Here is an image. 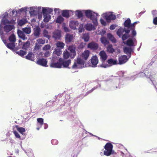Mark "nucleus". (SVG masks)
<instances>
[{
    "instance_id": "0eeeda50",
    "label": "nucleus",
    "mask_w": 157,
    "mask_h": 157,
    "mask_svg": "<svg viewBox=\"0 0 157 157\" xmlns=\"http://www.w3.org/2000/svg\"><path fill=\"white\" fill-rule=\"evenodd\" d=\"M104 15L105 19L107 21L114 20L116 18V15L113 14L112 13H110L108 14L104 13Z\"/></svg>"
},
{
    "instance_id": "473e14b6",
    "label": "nucleus",
    "mask_w": 157,
    "mask_h": 157,
    "mask_svg": "<svg viewBox=\"0 0 157 157\" xmlns=\"http://www.w3.org/2000/svg\"><path fill=\"white\" fill-rule=\"evenodd\" d=\"M131 28L130 29H129L132 30V31L131 32V37L132 38H133L134 37L136 36V33L135 30V25L133 26H133H132Z\"/></svg>"
},
{
    "instance_id": "5fc2aeb1",
    "label": "nucleus",
    "mask_w": 157,
    "mask_h": 157,
    "mask_svg": "<svg viewBox=\"0 0 157 157\" xmlns=\"http://www.w3.org/2000/svg\"><path fill=\"white\" fill-rule=\"evenodd\" d=\"M86 44L85 43L81 42L78 46V48L81 49L83 48H84Z\"/></svg>"
},
{
    "instance_id": "1a4fd4ad",
    "label": "nucleus",
    "mask_w": 157,
    "mask_h": 157,
    "mask_svg": "<svg viewBox=\"0 0 157 157\" xmlns=\"http://www.w3.org/2000/svg\"><path fill=\"white\" fill-rule=\"evenodd\" d=\"M130 32V30L129 29H126L124 28H120L117 31V33L118 36L121 37L124 32H125L127 34H129Z\"/></svg>"
},
{
    "instance_id": "774afa93",
    "label": "nucleus",
    "mask_w": 157,
    "mask_h": 157,
    "mask_svg": "<svg viewBox=\"0 0 157 157\" xmlns=\"http://www.w3.org/2000/svg\"><path fill=\"white\" fill-rule=\"evenodd\" d=\"M151 13L154 16L156 15L157 14V11L156 10H153L152 11Z\"/></svg>"
},
{
    "instance_id": "bb28decb",
    "label": "nucleus",
    "mask_w": 157,
    "mask_h": 157,
    "mask_svg": "<svg viewBox=\"0 0 157 157\" xmlns=\"http://www.w3.org/2000/svg\"><path fill=\"white\" fill-rule=\"evenodd\" d=\"M63 59H67L70 57L71 58V54L67 50L65 51L63 53Z\"/></svg>"
},
{
    "instance_id": "37998d69",
    "label": "nucleus",
    "mask_w": 157,
    "mask_h": 157,
    "mask_svg": "<svg viewBox=\"0 0 157 157\" xmlns=\"http://www.w3.org/2000/svg\"><path fill=\"white\" fill-rule=\"evenodd\" d=\"M51 46L49 44H46L43 48V50L44 51H50Z\"/></svg>"
},
{
    "instance_id": "cd10ccee",
    "label": "nucleus",
    "mask_w": 157,
    "mask_h": 157,
    "mask_svg": "<svg viewBox=\"0 0 157 157\" xmlns=\"http://www.w3.org/2000/svg\"><path fill=\"white\" fill-rule=\"evenodd\" d=\"M61 33L60 32H55L53 34V37L56 40L59 39L61 37Z\"/></svg>"
},
{
    "instance_id": "0e129e2a",
    "label": "nucleus",
    "mask_w": 157,
    "mask_h": 157,
    "mask_svg": "<svg viewBox=\"0 0 157 157\" xmlns=\"http://www.w3.org/2000/svg\"><path fill=\"white\" fill-rule=\"evenodd\" d=\"M41 46L38 44L36 43V45L35 47V50H39Z\"/></svg>"
},
{
    "instance_id": "ea45409f",
    "label": "nucleus",
    "mask_w": 157,
    "mask_h": 157,
    "mask_svg": "<svg viewBox=\"0 0 157 157\" xmlns=\"http://www.w3.org/2000/svg\"><path fill=\"white\" fill-rule=\"evenodd\" d=\"M64 19L61 15L59 16L57 18L56 22L57 23L61 24L64 21Z\"/></svg>"
},
{
    "instance_id": "8fccbe9b",
    "label": "nucleus",
    "mask_w": 157,
    "mask_h": 157,
    "mask_svg": "<svg viewBox=\"0 0 157 157\" xmlns=\"http://www.w3.org/2000/svg\"><path fill=\"white\" fill-rule=\"evenodd\" d=\"M129 37L130 35L128 34H127L126 33L122 35V39L123 41H124Z\"/></svg>"
},
{
    "instance_id": "412c9836",
    "label": "nucleus",
    "mask_w": 157,
    "mask_h": 157,
    "mask_svg": "<svg viewBox=\"0 0 157 157\" xmlns=\"http://www.w3.org/2000/svg\"><path fill=\"white\" fill-rule=\"evenodd\" d=\"M123 50L124 52L126 54L128 55L129 57H130L131 56V53L132 52V49L131 48L129 47H125L124 48Z\"/></svg>"
},
{
    "instance_id": "de8ad7c7",
    "label": "nucleus",
    "mask_w": 157,
    "mask_h": 157,
    "mask_svg": "<svg viewBox=\"0 0 157 157\" xmlns=\"http://www.w3.org/2000/svg\"><path fill=\"white\" fill-rule=\"evenodd\" d=\"M76 15L78 18H81L83 16V13L81 11L78 10L76 11Z\"/></svg>"
},
{
    "instance_id": "aec40b11",
    "label": "nucleus",
    "mask_w": 157,
    "mask_h": 157,
    "mask_svg": "<svg viewBox=\"0 0 157 157\" xmlns=\"http://www.w3.org/2000/svg\"><path fill=\"white\" fill-rule=\"evenodd\" d=\"M33 34L34 36L36 37H39L40 35V29L39 27H37L34 29Z\"/></svg>"
},
{
    "instance_id": "bf43d9fd",
    "label": "nucleus",
    "mask_w": 157,
    "mask_h": 157,
    "mask_svg": "<svg viewBox=\"0 0 157 157\" xmlns=\"http://www.w3.org/2000/svg\"><path fill=\"white\" fill-rule=\"evenodd\" d=\"M51 143L52 144L56 145L58 144V141L56 139H53L51 140Z\"/></svg>"
},
{
    "instance_id": "e433bc0d",
    "label": "nucleus",
    "mask_w": 157,
    "mask_h": 157,
    "mask_svg": "<svg viewBox=\"0 0 157 157\" xmlns=\"http://www.w3.org/2000/svg\"><path fill=\"white\" fill-rule=\"evenodd\" d=\"M44 21L45 22H48L51 18V16L49 14H44Z\"/></svg>"
},
{
    "instance_id": "9b49d317",
    "label": "nucleus",
    "mask_w": 157,
    "mask_h": 157,
    "mask_svg": "<svg viewBox=\"0 0 157 157\" xmlns=\"http://www.w3.org/2000/svg\"><path fill=\"white\" fill-rule=\"evenodd\" d=\"M128 59V58L127 56L125 55L121 56L119 57V63L118 64L120 65L123 64L126 62Z\"/></svg>"
},
{
    "instance_id": "a878e982",
    "label": "nucleus",
    "mask_w": 157,
    "mask_h": 157,
    "mask_svg": "<svg viewBox=\"0 0 157 157\" xmlns=\"http://www.w3.org/2000/svg\"><path fill=\"white\" fill-rule=\"evenodd\" d=\"M107 51L109 53H113L115 52L114 49L113 48L111 44L109 45L107 47Z\"/></svg>"
},
{
    "instance_id": "f03ea898",
    "label": "nucleus",
    "mask_w": 157,
    "mask_h": 157,
    "mask_svg": "<svg viewBox=\"0 0 157 157\" xmlns=\"http://www.w3.org/2000/svg\"><path fill=\"white\" fill-rule=\"evenodd\" d=\"M85 14L86 17L91 20L94 25H97V17L98 16L97 13L90 10H87L85 11Z\"/></svg>"
},
{
    "instance_id": "79ce46f5",
    "label": "nucleus",
    "mask_w": 157,
    "mask_h": 157,
    "mask_svg": "<svg viewBox=\"0 0 157 157\" xmlns=\"http://www.w3.org/2000/svg\"><path fill=\"white\" fill-rule=\"evenodd\" d=\"M65 45L64 44L60 41L58 42L56 44V46L58 48H60L61 49L63 48Z\"/></svg>"
},
{
    "instance_id": "c03bdc74",
    "label": "nucleus",
    "mask_w": 157,
    "mask_h": 157,
    "mask_svg": "<svg viewBox=\"0 0 157 157\" xmlns=\"http://www.w3.org/2000/svg\"><path fill=\"white\" fill-rule=\"evenodd\" d=\"M17 130L21 133L22 134L23 132H25V129L22 127H19L18 126H16Z\"/></svg>"
},
{
    "instance_id": "b1692460",
    "label": "nucleus",
    "mask_w": 157,
    "mask_h": 157,
    "mask_svg": "<svg viewBox=\"0 0 157 157\" xmlns=\"http://www.w3.org/2000/svg\"><path fill=\"white\" fill-rule=\"evenodd\" d=\"M50 66L52 67L61 68V64L59 60L57 63H52L50 64Z\"/></svg>"
},
{
    "instance_id": "9d476101",
    "label": "nucleus",
    "mask_w": 157,
    "mask_h": 157,
    "mask_svg": "<svg viewBox=\"0 0 157 157\" xmlns=\"http://www.w3.org/2000/svg\"><path fill=\"white\" fill-rule=\"evenodd\" d=\"M14 28L15 27L13 24L6 25L3 27L4 31L6 34H8L10 31Z\"/></svg>"
},
{
    "instance_id": "c85d7f7f",
    "label": "nucleus",
    "mask_w": 157,
    "mask_h": 157,
    "mask_svg": "<svg viewBox=\"0 0 157 157\" xmlns=\"http://www.w3.org/2000/svg\"><path fill=\"white\" fill-rule=\"evenodd\" d=\"M34 55L32 52H30L29 53L25 56L26 59L31 61L34 60Z\"/></svg>"
},
{
    "instance_id": "2f4dec72",
    "label": "nucleus",
    "mask_w": 157,
    "mask_h": 157,
    "mask_svg": "<svg viewBox=\"0 0 157 157\" xmlns=\"http://www.w3.org/2000/svg\"><path fill=\"white\" fill-rule=\"evenodd\" d=\"M5 44L8 48L11 50H13L15 48L14 43L11 42L9 43H6Z\"/></svg>"
},
{
    "instance_id": "338daca9",
    "label": "nucleus",
    "mask_w": 157,
    "mask_h": 157,
    "mask_svg": "<svg viewBox=\"0 0 157 157\" xmlns=\"http://www.w3.org/2000/svg\"><path fill=\"white\" fill-rule=\"evenodd\" d=\"M78 32L79 33H81L82 32V31L84 29L82 27H82L80 26L79 27L78 29Z\"/></svg>"
},
{
    "instance_id": "f3484780",
    "label": "nucleus",
    "mask_w": 157,
    "mask_h": 157,
    "mask_svg": "<svg viewBox=\"0 0 157 157\" xmlns=\"http://www.w3.org/2000/svg\"><path fill=\"white\" fill-rule=\"evenodd\" d=\"M72 35L67 33L66 34L65 37V41L66 43H69L72 41L73 39Z\"/></svg>"
},
{
    "instance_id": "e2e57ef3",
    "label": "nucleus",
    "mask_w": 157,
    "mask_h": 157,
    "mask_svg": "<svg viewBox=\"0 0 157 157\" xmlns=\"http://www.w3.org/2000/svg\"><path fill=\"white\" fill-rule=\"evenodd\" d=\"M63 29L65 32H69L70 30L68 28L65 26H63Z\"/></svg>"
},
{
    "instance_id": "7ed1b4c3",
    "label": "nucleus",
    "mask_w": 157,
    "mask_h": 157,
    "mask_svg": "<svg viewBox=\"0 0 157 157\" xmlns=\"http://www.w3.org/2000/svg\"><path fill=\"white\" fill-rule=\"evenodd\" d=\"M85 61L80 56L78 57L76 60H75L72 68L73 69H77L81 68L84 66Z\"/></svg>"
},
{
    "instance_id": "864d4df0",
    "label": "nucleus",
    "mask_w": 157,
    "mask_h": 157,
    "mask_svg": "<svg viewBox=\"0 0 157 157\" xmlns=\"http://www.w3.org/2000/svg\"><path fill=\"white\" fill-rule=\"evenodd\" d=\"M37 41L39 44H44L45 43V40L41 38L37 39Z\"/></svg>"
},
{
    "instance_id": "20e7f679",
    "label": "nucleus",
    "mask_w": 157,
    "mask_h": 157,
    "mask_svg": "<svg viewBox=\"0 0 157 157\" xmlns=\"http://www.w3.org/2000/svg\"><path fill=\"white\" fill-rule=\"evenodd\" d=\"M59 61L61 63V67H62L64 68H68L69 65L71 63V60L70 59L65 60L62 58H59Z\"/></svg>"
},
{
    "instance_id": "4d7b16f0",
    "label": "nucleus",
    "mask_w": 157,
    "mask_h": 157,
    "mask_svg": "<svg viewBox=\"0 0 157 157\" xmlns=\"http://www.w3.org/2000/svg\"><path fill=\"white\" fill-rule=\"evenodd\" d=\"M45 52L44 54V57H47L50 56V51H45Z\"/></svg>"
},
{
    "instance_id": "dca6fc26",
    "label": "nucleus",
    "mask_w": 157,
    "mask_h": 157,
    "mask_svg": "<svg viewBox=\"0 0 157 157\" xmlns=\"http://www.w3.org/2000/svg\"><path fill=\"white\" fill-rule=\"evenodd\" d=\"M91 62L94 67H96L98 62V57L96 56H93L91 59Z\"/></svg>"
},
{
    "instance_id": "f8f14e48",
    "label": "nucleus",
    "mask_w": 157,
    "mask_h": 157,
    "mask_svg": "<svg viewBox=\"0 0 157 157\" xmlns=\"http://www.w3.org/2000/svg\"><path fill=\"white\" fill-rule=\"evenodd\" d=\"M99 55L100 56V59L102 62H104L107 58L108 56L105 51L103 50L100 52Z\"/></svg>"
},
{
    "instance_id": "4c0bfd02",
    "label": "nucleus",
    "mask_w": 157,
    "mask_h": 157,
    "mask_svg": "<svg viewBox=\"0 0 157 157\" xmlns=\"http://www.w3.org/2000/svg\"><path fill=\"white\" fill-rule=\"evenodd\" d=\"M30 45V42L27 41L25 42L23 44L22 48L25 50H27L29 47Z\"/></svg>"
},
{
    "instance_id": "72a5a7b5",
    "label": "nucleus",
    "mask_w": 157,
    "mask_h": 157,
    "mask_svg": "<svg viewBox=\"0 0 157 157\" xmlns=\"http://www.w3.org/2000/svg\"><path fill=\"white\" fill-rule=\"evenodd\" d=\"M9 41L11 42L14 43L16 41V38L15 35L12 34L9 37Z\"/></svg>"
},
{
    "instance_id": "3c124183",
    "label": "nucleus",
    "mask_w": 157,
    "mask_h": 157,
    "mask_svg": "<svg viewBox=\"0 0 157 157\" xmlns=\"http://www.w3.org/2000/svg\"><path fill=\"white\" fill-rule=\"evenodd\" d=\"M27 22V21L25 19H22L20 20L18 22V24L21 26L25 24Z\"/></svg>"
},
{
    "instance_id": "39448f33",
    "label": "nucleus",
    "mask_w": 157,
    "mask_h": 157,
    "mask_svg": "<svg viewBox=\"0 0 157 157\" xmlns=\"http://www.w3.org/2000/svg\"><path fill=\"white\" fill-rule=\"evenodd\" d=\"M76 48V46L75 45H72L70 46L68 48V49L70 52L71 58H74L76 55V53L75 51Z\"/></svg>"
},
{
    "instance_id": "c756f323",
    "label": "nucleus",
    "mask_w": 157,
    "mask_h": 157,
    "mask_svg": "<svg viewBox=\"0 0 157 157\" xmlns=\"http://www.w3.org/2000/svg\"><path fill=\"white\" fill-rule=\"evenodd\" d=\"M53 11L52 9L48 8L47 9L43 8L42 10V12L43 14H49L51 13Z\"/></svg>"
},
{
    "instance_id": "603ef678",
    "label": "nucleus",
    "mask_w": 157,
    "mask_h": 157,
    "mask_svg": "<svg viewBox=\"0 0 157 157\" xmlns=\"http://www.w3.org/2000/svg\"><path fill=\"white\" fill-rule=\"evenodd\" d=\"M37 122L39 123L40 125H42L44 124V119L41 118H38L37 119Z\"/></svg>"
},
{
    "instance_id": "f257e3e1",
    "label": "nucleus",
    "mask_w": 157,
    "mask_h": 157,
    "mask_svg": "<svg viewBox=\"0 0 157 157\" xmlns=\"http://www.w3.org/2000/svg\"><path fill=\"white\" fill-rule=\"evenodd\" d=\"M113 146L111 143L109 142L107 143L104 146L105 150L104 151L103 153L102 152H101L100 155H104L108 156H110L112 154H116V153L113 149Z\"/></svg>"
},
{
    "instance_id": "a211bd4d",
    "label": "nucleus",
    "mask_w": 157,
    "mask_h": 157,
    "mask_svg": "<svg viewBox=\"0 0 157 157\" xmlns=\"http://www.w3.org/2000/svg\"><path fill=\"white\" fill-rule=\"evenodd\" d=\"M17 33L19 37L23 40L27 39V37H26L25 34V33L22 30H18L17 31Z\"/></svg>"
},
{
    "instance_id": "a19ab883",
    "label": "nucleus",
    "mask_w": 157,
    "mask_h": 157,
    "mask_svg": "<svg viewBox=\"0 0 157 157\" xmlns=\"http://www.w3.org/2000/svg\"><path fill=\"white\" fill-rule=\"evenodd\" d=\"M22 30L26 34H29L31 32V28L25 27L22 29Z\"/></svg>"
},
{
    "instance_id": "a18cd8bd",
    "label": "nucleus",
    "mask_w": 157,
    "mask_h": 157,
    "mask_svg": "<svg viewBox=\"0 0 157 157\" xmlns=\"http://www.w3.org/2000/svg\"><path fill=\"white\" fill-rule=\"evenodd\" d=\"M16 53L21 56H23L26 54V52L23 50H20L19 51L16 52Z\"/></svg>"
},
{
    "instance_id": "49530a36",
    "label": "nucleus",
    "mask_w": 157,
    "mask_h": 157,
    "mask_svg": "<svg viewBox=\"0 0 157 157\" xmlns=\"http://www.w3.org/2000/svg\"><path fill=\"white\" fill-rule=\"evenodd\" d=\"M62 53V51L60 49H56L54 52V53L57 56H59Z\"/></svg>"
},
{
    "instance_id": "69168bd1",
    "label": "nucleus",
    "mask_w": 157,
    "mask_h": 157,
    "mask_svg": "<svg viewBox=\"0 0 157 157\" xmlns=\"http://www.w3.org/2000/svg\"><path fill=\"white\" fill-rule=\"evenodd\" d=\"M100 22L101 24L104 25H105L106 24V22L105 21L102 19H100Z\"/></svg>"
},
{
    "instance_id": "6e6552de",
    "label": "nucleus",
    "mask_w": 157,
    "mask_h": 157,
    "mask_svg": "<svg viewBox=\"0 0 157 157\" xmlns=\"http://www.w3.org/2000/svg\"><path fill=\"white\" fill-rule=\"evenodd\" d=\"M98 44L94 41H92L88 43L87 48L93 51L98 49Z\"/></svg>"
},
{
    "instance_id": "7c9ffc66",
    "label": "nucleus",
    "mask_w": 157,
    "mask_h": 157,
    "mask_svg": "<svg viewBox=\"0 0 157 157\" xmlns=\"http://www.w3.org/2000/svg\"><path fill=\"white\" fill-rule=\"evenodd\" d=\"M82 38L86 42L90 40L89 34L87 33L83 34L82 35Z\"/></svg>"
},
{
    "instance_id": "ddd939ff",
    "label": "nucleus",
    "mask_w": 157,
    "mask_h": 157,
    "mask_svg": "<svg viewBox=\"0 0 157 157\" xmlns=\"http://www.w3.org/2000/svg\"><path fill=\"white\" fill-rule=\"evenodd\" d=\"M47 62V60L46 59L40 58L36 61V63L39 65L44 67H46Z\"/></svg>"
},
{
    "instance_id": "09e8293b",
    "label": "nucleus",
    "mask_w": 157,
    "mask_h": 157,
    "mask_svg": "<svg viewBox=\"0 0 157 157\" xmlns=\"http://www.w3.org/2000/svg\"><path fill=\"white\" fill-rule=\"evenodd\" d=\"M43 36L44 37H46V38L48 39H49L50 37V36L48 35V32L47 30L44 29L43 31Z\"/></svg>"
},
{
    "instance_id": "6ab92c4d",
    "label": "nucleus",
    "mask_w": 157,
    "mask_h": 157,
    "mask_svg": "<svg viewBox=\"0 0 157 157\" xmlns=\"http://www.w3.org/2000/svg\"><path fill=\"white\" fill-rule=\"evenodd\" d=\"M10 23L12 24H14L15 23V22L14 21H9L7 19H2V20L0 25H1V26L2 25H4V26L6 25H9V24H10Z\"/></svg>"
},
{
    "instance_id": "4be33fe9",
    "label": "nucleus",
    "mask_w": 157,
    "mask_h": 157,
    "mask_svg": "<svg viewBox=\"0 0 157 157\" xmlns=\"http://www.w3.org/2000/svg\"><path fill=\"white\" fill-rule=\"evenodd\" d=\"M135 41H136L135 38H133V40L129 39L127 40L126 44L128 46H134V42Z\"/></svg>"
},
{
    "instance_id": "052dcab7",
    "label": "nucleus",
    "mask_w": 157,
    "mask_h": 157,
    "mask_svg": "<svg viewBox=\"0 0 157 157\" xmlns=\"http://www.w3.org/2000/svg\"><path fill=\"white\" fill-rule=\"evenodd\" d=\"M13 132V133L15 135V136L17 138H20V136L19 134L16 131H14Z\"/></svg>"
},
{
    "instance_id": "680f3d73",
    "label": "nucleus",
    "mask_w": 157,
    "mask_h": 157,
    "mask_svg": "<svg viewBox=\"0 0 157 157\" xmlns=\"http://www.w3.org/2000/svg\"><path fill=\"white\" fill-rule=\"evenodd\" d=\"M153 22L154 25H157V17H155L154 18Z\"/></svg>"
},
{
    "instance_id": "4468645a",
    "label": "nucleus",
    "mask_w": 157,
    "mask_h": 157,
    "mask_svg": "<svg viewBox=\"0 0 157 157\" xmlns=\"http://www.w3.org/2000/svg\"><path fill=\"white\" fill-rule=\"evenodd\" d=\"M90 51L86 50L84 51V52L81 54L80 57L86 61L88 59L90 56Z\"/></svg>"
},
{
    "instance_id": "13d9d810",
    "label": "nucleus",
    "mask_w": 157,
    "mask_h": 157,
    "mask_svg": "<svg viewBox=\"0 0 157 157\" xmlns=\"http://www.w3.org/2000/svg\"><path fill=\"white\" fill-rule=\"evenodd\" d=\"M1 38L2 40L3 41V42L5 44H6V39H5V36L4 34L2 35H0Z\"/></svg>"
},
{
    "instance_id": "423d86ee",
    "label": "nucleus",
    "mask_w": 157,
    "mask_h": 157,
    "mask_svg": "<svg viewBox=\"0 0 157 157\" xmlns=\"http://www.w3.org/2000/svg\"><path fill=\"white\" fill-rule=\"evenodd\" d=\"M139 23V21H136L134 22L133 24H131V20L129 18H128L125 21L124 23V26L125 27L127 28L128 29H130L131 28L132 26H133H133H134Z\"/></svg>"
},
{
    "instance_id": "f704fd0d",
    "label": "nucleus",
    "mask_w": 157,
    "mask_h": 157,
    "mask_svg": "<svg viewBox=\"0 0 157 157\" xmlns=\"http://www.w3.org/2000/svg\"><path fill=\"white\" fill-rule=\"evenodd\" d=\"M100 40L101 43L104 45H106L109 43V41L107 40L106 37L103 36L101 38Z\"/></svg>"
},
{
    "instance_id": "58836bf2",
    "label": "nucleus",
    "mask_w": 157,
    "mask_h": 157,
    "mask_svg": "<svg viewBox=\"0 0 157 157\" xmlns=\"http://www.w3.org/2000/svg\"><path fill=\"white\" fill-rule=\"evenodd\" d=\"M62 15L64 17L66 18H68L69 17V13L68 10H65L63 11Z\"/></svg>"
},
{
    "instance_id": "6e6d98bb",
    "label": "nucleus",
    "mask_w": 157,
    "mask_h": 157,
    "mask_svg": "<svg viewBox=\"0 0 157 157\" xmlns=\"http://www.w3.org/2000/svg\"><path fill=\"white\" fill-rule=\"evenodd\" d=\"M100 67H101L106 68V67H109V65H108L106 63H104V62H102V63L100 64Z\"/></svg>"
},
{
    "instance_id": "5701e85b",
    "label": "nucleus",
    "mask_w": 157,
    "mask_h": 157,
    "mask_svg": "<svg viewBox=\"0 0 157 157\" xmlns=\"http://www.w3.org/2000/svg\"><path fill=\"white\" fill-rule=\"evenodd\" d=\"M107 62L109 65V66L113 65L118 64L117 61V60H114L112 58L109 59L107 61Z\"/></svg>"
},
{
    "instance_id": "393cba45",
    "label": "nucleus",
    "mask_w": 157,
    "mask_h": 157,
    "mask_svg": "<svg viewBox=\"0 0 157 157\" xmlns=\"http://www.w3.org/2000/svg\"><path fill=\"white\" fill-rule=\"evenodd\" d=\"M107 37L109 40L111 41L112 43H116V40L111 33H108L107 34Z\"/></svg>"
},
{
    "instance_id": "2eb2a0df",
    "label": "nucleus",
    "mask_w": 157,
    "mask_h": 157,
    "mask_svg": "<svg viewBox=\"0 0 157 157\" xmlns=\"http://www.w3.org/2000/svg\"><path fill=\"white\" fill-rule=\"evenodd\" d=\"M79 23L77 21H71L69 23V26L71 29H75L76 27L78 26Z\"/></svg>"
},
{
    "instance_id": "c9c22d12",
    "label": "nucleus",
    "mask_w": 157,
    "mask_h": 157,
    "mask_svg": "<svg viewBox=\"0 0 157 157\" xmlns=\"http://www.w3.org/2000/svg\"><path fill=\"white\" fill-rule=\"evenodd\" d=\"M85 26L86 29L88 31L94 29V27L91 24H87Z\"/></svg>"
}]
</instances>
